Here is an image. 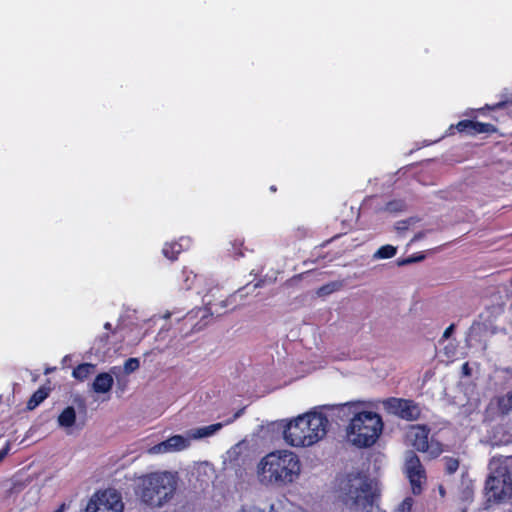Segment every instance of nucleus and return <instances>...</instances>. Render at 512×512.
<instances>
[{
  "mask_svg": "<svg viewBox=\"0 0 512 512\" xmlns=\"http://www.w3.org/2000/svg\"><path fill=\"white\" fill-rule=\"evenodd\" d=\"M104 329H106V330H111V329H112V325H111V323L106 322V323L104 324Z\"/></svg>",
  "mask_w": 512,
  "mask_h": 512,
  "instance_id": "obj_35",
  "label": "nucleus"
},
{
  "mask_svg": "<svg viewBox=\"0 0 512 512\" xmlns=\"http://www.w3.org/2000/svg\"><path fill=\"white\" fill-rule=\"evenodd\" d=\"M497 466L499 467V473H504L509 481L512 482V456L499 460Z\"/></svg>",
  "mask_w": 512,
  "mask_h": 512,
  "instance_id": "obj_20",
  "label": "nucleus"
},
{
  "mask_svg": "<svg viewBox=\"0 0 512 512\" xmlns=\"http://www.w3.org/2000/svg\"><path fill=\"white\" fill-rule=\"evenodd\" d=\"M301 472L297 454L289 450H277L265 455L257 466L259 480L265 485L286 486L295 482Z\"/></svg>",
  "mask_w": 512,
  "mask_h": 512,
  "instance_id": "obj_1",
  "label": "nucleus"
},
{
  "mask_svg": "<svg viewBox=\"0 0 512 512\" xmlns=\"http://www.w3.org/2000/svg\"><path fill=\"white\" fill-rule=\"evenodd\" d=\"M87 512H123L121 495L115 490L98 491L89 501Z\"/></svg>",
  "mask_w": 512,
  "mask_h": 512,
  "instance_id": "obj_7",
  "label": "nucleus"
},
{
  "mask_svg": "<svg viewBox=\"0 0 512 512\" xmlns=\"http://www.w3.org/2000/svg\"><path fill=\"white\" fill-rule=\"evenodd\" d=\"M337 284L336 283H329L325 284L322 287L319 288L318 294L319 295H328L336 290Z\"/></svg>",
  "mask_w": 512,
  "mask_h": 512,
  "instance_id": "obj_26",
  "label": "nucleus"
},
{
  "mask_svg": "<svg viewBox=\"0 0 512 512\" xmlns=\"http://www.w3.org/2000/svg\"><path fill=\"white\" fill-rule=\"evenodd\" d=\"M430 428L427 425H414L410 428L409 437L412 446L419 452H428L432 457L441 454L442 448L440 443L429 444Z\"/></svg>",
  "mask_w": 512,
  "mask_h": 512,
  "instance_id": "obj_9",
  "label": "nucleus"
},
{
  "mask_svg": "<svg viewBox=\"0 0 512 512\" xmlns=\"http://www.w3.org/2000/svg\"><path fill=\"white\" fill-rule=\"evenodd\" d=\"M454 328H455V325H454V324H451L450 326H448V327L445 329L444 333H443V338H444V339L449 338V337H450V335H451V333L453 332Z\"/></svg>",
  "mask_w": 512,
  "mask_h": 512,
  "instance_id": "obj_31",
  "label": "nucleus"
},
{
  "mask_svg": "<svg viewBox=\"0 0 512 512\" xmlns=\"http://www.w3.org/2000/svg\"><path fill=\"white\" fill-rule=\"evenodd\" d=\"M188 445L189 442L185 437L181 435H175L159 444V450L164 452L171 450H182L188 447Z\"/></svg>",
  "mask_w": 512,
  "mask_h": 512,
  "instance_id": "obj_14",
  "label": "nucleus"
},
{
  "mask_svg": "<svg viewBox=\"0 0 512 512\" xmlns=\"http://www.w3.org/2000/svg\"><path fill=\"white\" fill-rule=\"evenodd\" d=\"M114 384V379L110 373L102 372L99 373L93 383L92 389L96 393H107L109 392Z\"/></svg>",
  "mask_w": 512,
  "mask_h": 512,
  "instance_id": "obj_13",
  "label": "nucleus"
},
{
  "mask_svg": "<svg viewBox=\"0 0 512 512\" xmlns=\"http://www.w3.org/2000/svg\"><path fill=\"white\" fill-rule=\"evenodd\" d=\"M270 191L271 192H276L277 191L276 186L275 185L270 186Z\"/></svg>",
  "mask_w": 512,
  "mask_h": 512,
  "instance_id": "obj_36",
  "label": "nucleus"
},
{
  "mask_svg": "<svg viewBox=\"0 0 512 512\" xmlns=\"http://www.w3.org/2000/svg\"><path fill=\"white\" fill-rule=\"evenodd\" d=\"M76 422V412L74 407H66L58 416V424L61 427H72Z\"/></svg>",
  "mask_w": 512,
  "mask_h": 512,
  "instance_id": "obj_16",
  "label": "nucleus"
},
{
  "mask_svg": "<svg viewBox=\"0 0 512 512\" xmlns=\"http://www.w3.org/2000/svg\"><path fill=\"white\" fill-rule=\"evenodd\" d=\"M237 256H243V253L239 252L236 254Z\"/></svg>",
  "mask_w": 512,
  "mask_h": 512,
  "instance_id": "obj_38",
  "label": "nucleus"
},
{
  "mask_svg": "<svg viewBox=\"0 0 512 512\" xmlns=\"http://www.w3.org/2000/svg\"><path fill=\"white\" fill-rule=\"evenodd\" d=\"M9 449H10L9 444H7L5 447L0 449V462L7 456Z\"/></svg>",
  "mask_w": 512,
  "mask_h": 512,
  "instance_id": "obj_32",
  "label": "nucleus"
},
{
  "mask_svg": "<svg viewBox=\"0 0 512 512\" xmlns=\"http://www.w3.org/2000/svg\"><path fill=\"white\" fill-rule=\"evenodd\" d=\"M95 365L91 363H82L73 369L72 375L75 379L84 381L94 371Z\"/></svg>",
  "mask_w": 512,
  "mask_h": 512,
  "instance_id": "obj_19",
  "label": "nucleus"
},
{
  "mask_svg": "<svg viewBox=\"0 0 512 512\" xmlns=\"http://www.w3.org/2000/svg\"><path fill=\"white\" fill-rule=\"evenodd\" d=\"M50 393V388L40 387L38 388L32 396L29 398L27 402V409L34 410L37 406H39Z\"/></svg>",
  "mask_w": 512,
  "mask_h": 512,
  "instance_id": "obj_15",
  "label": "nucleus"
},
{
  "mask_svg": "<svg viewBox=\"0 0 512 512\" xmlns=\"http://www.w3.org/2000/svg\"><path fill=\"white\" fill-rule=\"evenodd\" d=\"M456 129L459 133L469 136H476L479 134H493L497 128L490 123H482L474 120H461L455 126L451 125L449 130Z\"/></svg>",
  "mask_w": 512,
  "mask_h": 512,
  "instance_id": "obj_11",
  "label": "nucleus"
},
{
  "mask_svg": "<svg viewBox=\"0 0 512 512\" xmlns=\"http://www.w3.org/2000/svg\"><path fill=\"white\" fill-rule=\"evenodd\" d=\"M506 104L507 102L501 101L494 105H485L484 107L480 108L479 111L484 112V110H498L503 108Z\"/></svg>",
  "mask_w": 512,
  "mask_h": 512,
  "instance_id": "obj_28",
  "label": "nucleus"
},
{
  "mask_svg": "<svg viewBox=\"0 0 512 512\" xmlns=\"http://www.w3.org/2000/svg\"><path fill=\"white\" fill-rule=\"evenodd\" d=\"M412 508V499L406 498L398 506L397 512H410Z\"/></svg>",
  "mask_w": 512,
  "mask_h": 512,
  "instance_id": "obj_27",
  "label": "nucleus"
},
{
  "mask_svg": "<svg viewBox=\"0 0 512 512\" xmlns=\"http://www.w3.org/2000/svg\"><path fill=\"white\" fill-rule=\"evenodd\" d=\"M397 249L392 245L381 246L375 253V257L379 259H389L396 255Z\"/></svg>",
  "mask_w": 512,
  "mask_h": 512,
  "instance_id": "obj_21",
  "label": "nucleus"
},
{
  "mask_svg": "<svg viewBox=\"0 0 512 512\" xmlns=\"http://www.w3.org/2000/svg\"><path fill=\"white\" fill-rule=\"evenodd\" d=\"M361 490H362V492L365 493V495L363 497V502H362L363 508L364 509H367L368 507L372 508L374 506V502H375V494L370 492L368 485H365V487L361 488Z\"/></svg>",
  "mask_w": 512,
  "mask_h": 512,
  "instance_id": "obj_23",
  "label": "nucleus"
},
{
  "mask_svg": "<svg viewBox=\"0 0 512 512\" xmlns=\"http://www.w3.org/2000/svg\"><path fill=\"white\" fill-rule=\"evenodd\" d=\"M405 209V203L402 200H392L386 203L384 210L388 212H400Z\"/></svg>",
  "mask_w": 512,
  "mask_h": 512,
  "instance_id": "obj_25",
  "label": "nucleus"
},
{
  "mask_svg": "<svg viewBox=\"0 0 512 512\" xmlns=\"http://www.w3.org/2000/svg\"><path fill=\"white\" fill-rule=\"evenodd\" d=\"M404 471L411 484L413 494L419 495L422 492V484L426 482L427 476L425 468L415 452H407Z\"/></svg>",
  "mask_w": 512,
  "mask_h": 512,
  "instance_id": "obj_8",
  "label": "nucleus"
},
{
  "mask_svg": "<svg viewBox=\"0 0 512 512\" xmlns=\"http://www.w3.org/2000/svg\"><path fill=\"white\" fill-rule=\"evenodd\" d=\"M382 405L386 413L406 421H416L421 416L419 405L411 399L389 397L382 401Z\"/></svg>",
  "mask_w": 512,
  "mask_h": 512,
  "instance_id": "obj_5",
  "label": "nucleus"
},
{
  "mask_svg": "<svg viewBox=\"0 0 512 512\" xmlns=\"http://www.w3.org/2000/svg\"><path fill=\"white\" fill-rule=\"evenodd\" d=\"M139 367H140L139 359L131 357L124 362L123 368H124V372L126 374H131V373L135 372L136 370H138Z\"/></svg>",
  "mask_w": 512,
  "mask_h": 512,
  "instance_id": "obj_24",
  "label": "nucleus"
},
{
  "mask_svg": "<svg viewBox=\"0 0 512 512\" xmlns=\"http://www.w3.org/2000/svg\"><path fill=\"white\" fill-rule=\"evenodd\" d=\"M177 487L175 477L169 472H154L140 479L139 496L145 504L160 507L169 501Z\"/></svg>",
  "mask_w": 512,
  "mask_h": 512,
  "instance_id": "obj_3",
  "label": "nucleus"
},
{
  "mask_svg": "<svg viewBox=\"0 0 512 512\" xmlns=\"http://www.w3.org/2000/svg\"><path fill=\"white\" fill-rule=\"evenodd\" d=\"M485 488L488 491L489 500L496 503L506 502L512 498V482L504 473H499L498 466L488 476Z\"/></svg>",
  "mask_w": 512,
  "mask_h": 512,
  "instance_id": "obj_6",
  "label": "nucleus"
},
{
  "mask_svg": "<svg viewBox=\"0 0 512 512\" xmlns=\"http://www.w3.org/2000/svg\"><path fill=\"white\" fill-rule=\"evenodd\" d=\"M498 433H499V429H496L495 434H494V438H497V434Z\"/></svg>",
  "mask_w": 512,
  "mask_h": 512,
  "instance_id": "obj_37",
  "label": "nucleus"
},
{
  "mask_svg": "<svg viewBox=\"0 0 512 512\" xmlns=\"http://www.w3.org/2000/svg\"><path fill=\"white\" fill-rule=\"evenodd\" d=\"M65 504H61L57 509H55L53 512H64Z\"/></svg>",
  "mask_w": 512,
  "mask_h": 512,
  "instance_id": "obj_34",
  "label": "nucleus"
},
{
  "mask_svg": "<svg viewBox=\"0 0 512 512\" xmlns=\"http://www.w3.org/2000/svg\"><path fill=\"white\" fill-rule=\"evenodd\" d=\"M445 472L449 475L454 474L459 468V459L445 456L443 458Z\"/></svg>",
  "mask_w": 512,
  "mask_h": 512,
  "instance_id": "obj_22",
  "label": "nucleus"
},
{
  "mask_svg": "<svg viewBox=\"0 0 512 512\" xmlns=\"http://www.w3.org/2000/svg\"><path fill=\"white\" fill-rule=\"evenodd\" d=\"M363 406L362 401H351L341 404L325 405L323 409L329 412V415L342 422L349 420L354 417L355 413H359L360 408Z\"/></svg>",
  "mask_w": 512,
  "mask_h": 512,
  "instance_id": "obj_10",
  "label": "nucleus"
},
{
  "mask_svg": "<svg viewBox=\"0 0 512 512\" xmlns=\"http://www.w3.org/2000/svg\"><path fill=\"white\" fill-rule=\"evenodd\" d=\"M498 412L505 416L512 412V391L496 398Z\"/></svg>",
  "mask_w": 512,
  "mask_h": 512,
  "instance_id": "obj_17",
  "label": "nucleus"
},
{
  "mask_svg": "<svg viewBox=\"0 0 512 512\" xmlns=\"http://www.w3.org/2000/svg\"><path fill=\"white\" fill-rule=\"evenodd\" d=\"M182 251L183 247L178 242L165 243L162 249L163 255L171 261L176 260Z\"/></svg>",
  "mask_w": 512,
  "mask_h": 512,
  "instance_id": "obj_18",
  "label": "nucleus"
},
{
  "mask_svg": "<svg viewBox=\"0 0 512 512\" xmlns=\"http://www.w3.org/2000/svg\"><path fill=\"white\" fill-rule=\"evenodd\" d=\"M423 259H424L423 255L416 256V257H408V258H405L402 261H400L399 264L400 265H407V264H411V263H414V262H417V261H421Z\"/></svg>",
  "mask_w": 512,
  "mask_h": 512,
  "instance_id": "obj_29",
  "label": "nucleus"
},
{
  "mask_svg": "<svg viewBox=\"0 0 512 512\" xmlns=\"http://www.w3.org/2000/svg\"><path fill=\"white\" fill-rule=\"evenodd\" d=\"M328 426L326 414L309 411L288 421L284 426L283 437L292 447H309L326 436Z\"/></svg>",
  "mask_w": 512,
  "mask_h": 512,
  "instance_id": "obj_2",
  "label": "nucleus"
},
{
  "mask_svg": "<svg viewBox=\"0 0 512 512\" xmlns=\"http://www.w3.org/2000/svg\"><path fill=\"white\" fill-rule=\"evenodd\" d=\"M462 371H463V374L465 376H470L471 375V368L468 364V362H465L463 365H462Z\"/></svg>",
  "mask_w": 512,
  "mask_h": 512,
  "instance_id": "obj_33",
  "label": "nucleus"
},
{
  "mask_svg": "<svg viewBox=\"0 0 512 512\" xmlns=\"http://www.w3.org/2000/svg\"><path fill=\"white\" fill-rule=\"evenodd\" d=\"M242 413V410L237 411L232 418L228 419L225 423H215L209 426L198 428L193 434L194 438H204L213 435L215 432L219 431L224 425L231 424L234 422Z\"/></svg>",
  "mask_w": 512,
  "mask_h": 512,
  "instance_id": "obj_12",
  "label": "nucleus"
},
{
  "mask_svg": "<svg viewBox=\"0 0 512 512\" xmlns=\"http://www.w3.org/2000/svg\"><path fill=\"white\" fill-rule=\"evenodd\" d=\"M499 442L505 443V444L512 442V434L509 432H505L503 434V437L499 439Z\"/></svg>",
  "mask_w": 512,
  "mask_h": 512,
  "instance_id": "obj_30",
  "label": "nucleus"
},
{
  "mask_svg": "<svg viewBox=\"0 0 512 512\" xmlns=\"http://www.w3.org/2000/svg\"><path fill=\"white\" fill-rule=\"evenodd\" d=\"M383 430L381 416L373 411L355 413L347 427V436L351 443L359 448L375 444Z\"/></svg>",
  "mask_w": 512,
  "mask_h": 512,
  "instance_id": "obj_4",
  "label": "nucleus"
}]
</instances>
